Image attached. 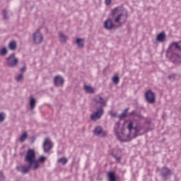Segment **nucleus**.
<instances>
[{"label": "nucleus", "mask_w": 181, "mask_h": 181, "mask_svg": "<svg viewBox=\"0 0 181 181\" xmlns=\"http://www.w3.org/2000/svg\"><path fill=\"white\" fill-rule=\"evenodd\" d=\"M112 16L115 23L118 26H122L128 20V11L123 7L118 6L112 10Z\"/></svg>", "instance_id": "obj_1"}, {"label": "nucleus", "mask_w": 181, "mask_h": 181, "mask_svg": "<svg viewBox=\"0 0 181 181\" xmlns=\"http://www.w3.org/2000/svg\"><path fill=\"white\" fill-rule=\"evenodd\" d=\"M134 122H135V120H127L124 122L122 129V134L124 136L125 138H129V136H131L132 129H134L135 132H139V131H141V129L138 128V126L134 127Z\"/></svg>", "instance_id": "obj_2"}, {"label": "nucleus", "mask_w": 181, "mask_h": 181, "mask_svg": "<svg viewBox=\"0 0 181 181\" xmlns=\"http://www.w3.org/2000/svg\"><path fill=\"white\" fill-rule=\"evenodd\" d=\"M36 152L33 149H29L25 158V162L28 165H33V170L39 169V161H36Z\"/></svg>", "instance_id": "obj_3"}, {"label": "nucleus", "mask_w": 181, "mask_h": 181, "mask_svg": "<svg viewBox=\"0 0 181 181\" xmlns=\"http://www.w3.org/2000/svg\"><path fill=\"white\" fill-rule=\"evenodd\" d=\"M146 100L149 104H155L156 101V98L155 96V93L152 92V90H148L145 94Z\"/></svg>", "instance_id": "obj_4"}, {"label": "nucleus", "mask_w": 181, "mask_h": 181, "mask_svg": "<svg viewBox=\"0 0 181 181\" xmlns=\"http://www.w3.org/2000/svg\"><path fill=\"white\" fill-rule=\"evenodd\" d=\"M33 40L35 45H40L43 42V35L40 32L37 31L33 35Z\"/></svg>", "instance_id": "obj_5"}, {"label": "nucleus", "mask_w": 181, "mask_h": 181, "mask_svg": "<svg viewBox=\"0 0 181 181\" xmlns=\"http://www.w3.org/2000/svg\"><path fill=\"white\" fill-rule=\"evenodd\" d=\"M104 114V109L103 107L98 109L96 112L90 115V119L92 121H97L98 119H100Z\"/></svg>", "instance_id": "obj_6"}, {"label": "nucleus", "mask_w": 181, "mask_h": 181, "mask_svg": "<svg viewBox=\"0 0 181 181\" xmlns=\"http://www.w3.org/2000/svg\"><path fill=\"white\" fill-rule=\"evenodd\" d=\"M33 165H32V164H29L28 165H20V166L17 167V170H18V172H21L23 175H26V173H28V172H29V170H30V169L33 170Z\"/></svg>", "instance_id": "obj_7"}, {"label": "nucleus", "mask_w": 181, "mask_h": 181, "mask_svg": "<svg viewBox=\"0 0 181 181\" xmlns=\"http://www.w3.org/2000/svg\"><path fill=\"white\" fill-rule=\"evenodd\" d=\"M8 66L10 67H15L18 64V59L15 57V54H12L9 57L7 58Z\"/></svg>", "instance_id": "obj_8"}, {"label": "nucleus", "mask_w": 181, "mask_h": 181, "mask_svg": "<svg viewBox=\"0 0 181 181\" xmlns=\"http://www.w3.org/2000/svg\"><path fill=\"white\" fill-rule=\"evenodd\" d=\"M54 83L56 87H63V84H64V79L60 76H57L54 79Z\"/></svg>", "instance_id": "obj_9"}, {"label": "nucleus", "mask_w": 181, "mask_h": 181, "mask_svg": "<svg viewBox=\"0 0 181 181\" xmlns=\"http://www.w3.org/2000/svg\"><path fill=\"white\" fill-rule=\"evenodd\" d=\"M52 146L53 144H52V141H50L49 139H46L43 144L44 151L49 152V151L52 149Z\"/></svg>", "instance_id": "obj_10"}, {"label": "nucleus", "mask_w": 181, "mask_h": 181, "mask_svg": "<svg viewBox=\"0 0 181 181\" xmlns=\"http://www.w3.org/2000/svg\"><path fill=\"white\" fill-rule=\"evenodd\" d=\"M104 27L107 30H111L114 28V23L111 19H107L105 21Z\"/></svg>", "instance_id": "obj_11"}, {"label": "nucleus", "mask_w": 181, "mask_h": 181, "mask_svg": "<svg viewBox=\"0 0 181 181\" xmlns=\"http://www.w3.org/2000/svg\"><path fill=\"white\" fill-rule=\"evenodd\" d=\"M157 42H163L166 40V34L165 32L160 33L156 37Z\"/></svg>", "instance_id": "obj_12"}, {"label": "nucleus", "mask_w": 181, "mask_h": 181, "mask_svg": "<svg viewBox=\"0 0 181 181\" xmlns=\"http://www.w3.org/2000/svg\"><path fill=\"white\" fill-rule=\"evenodd\" d=\"M95 102L96 104H99L100 107H105V100H104V99L100 96H97L95 98Z\"/></svg>", "instance_id": "obj_13"}, {"label": "nucleus", "mask_w": 181, "mask_h": 181, "mask_svg": "<svg viewBox=\"0 0 181 181\" xmlns=\"http://www.w3.org/2000/svg\"><path fill=\"white\" fill-rule=\"evenodd\" d=\"M162 171L163 176H164V177H166L167 176H170V175H172V171H170V169H169L168 168L163 167L162 168Z\"/></svg>", "instance_id": "obj_14"}, {"label": "nucleus", "mask_w": 181, "mask_h": 181, "mask_svg": "<svg viewBox=\"0 0 181 181\" xmlns=\"http://www.w3.org/2000/svg\"><path fill=\"white\" fill-rule=\"evenodd\" d=\"M118 129H119V123H116L115 125V135L119 141H122V138L119 136V134L118 133Z\"/></svg>", "instance_id": "obj_15"}, {"label": "nucleus", "mask_w": 181, "mask_h": 181, "mask_svg": "<svg viewBox=\"0 0 181 181\" xmlns=\"http://www.w3.org/2000/svg\"><path fill=\"white\" fill-rule=\"evenodd\" d=\"M173 47H175V49H177L178 50L181 51V42L171 43L169 46V49H172Z\"/></svg>", "instance_id": "obj_16"}, {"label": "nucleus", "mask_w": 181, "mask_h": 181, "mask_svg": "<svg viewBox=\"0 0 181 181\" xmlns=\"http://www.w3.org/2000/svg\"><path fill=\"white\" fill-rule=\"evenodd\" d=\"M107 177L109 181H117V177H115V173L109 172L107 173Z\"/></svg>", "instance_id": "obj_17"}, {"label": "nucleus", "mask_w": 181, "mask_h": 181, "mask_svg": "<svg viewBox=\"0 0 181 181\" xmlns=\"http://www.w3.org/2000/svg\"><path fill=\"white\" fill-rule=\"evenodd\" d=\"M16 47H18V44H16L15 41H11L8 44V49H10V50H16Z\"/></svg>", "instance_id": "obj_18"}, {"label": "nucleus", "mask_w": 181, "mask_h": 181, "mask_svg": "<svg viewBox=\"0 0 181 181\" xmlns=\"http://www.w3.org/2000/svg\"><path fill=\"white\" fill-rule=\"evenodd\" d=\"M84 90L88 94H93L94 93V88L90 86L85 85Z\"/></svg>", "instance_id": "obj_19"}, {"label": "nucleus", "mask_w": 181, "mask_h": 181, "mask_svg": "<svg viewBox=\"0 0 181 181\" xmlns=\"http://www.w3.org/2000/svg\"><path fill=\"white\" fill-rule=\"evenodd\" d=\"M36 106V100L33 98H30V107L31 110H33L35 107Z\"/></svg>", "instance_id": "obj_20"}, {"label": "nucleus", "mask_w": 181, "mask_h": 181, "mask_svg": "<svg viewBox=\"0 0 181 181\" xmlns=\"http://www.w3.org/2000/svg\"><path fill=\"white\" fill-rule=\"evenodd\" d=\"M58 163H62V165H66L67 162H69V160L66 158V157L60 158L57 160Z\"/></svg>", "instance_id": "obj_21"}, {"label": "nucleus", "mask_w": 181, "mask_h": 181, "mask_svg": "<svg viewBox=\"0 0 181 181\" xmlns=\"http://www.w3.org/2000/svg\"><path fill=\"white\" fill-rule=\"evenodd\" d=\"M28 138V133L25 132L19 138L20 142H25Z\"/></svg>", "instance_id": "obj_22"}, {"label": "nucleus", "mask_w": 181, "mask_h": 181, "mask_svg": "<svg viewBox=\"0 0 181 181\" xmlns=\"http://www.w3.org/2000/svg\"><path fill=\"white\" fill-rule=\"evenodd\" d=\"M59 35L60 42H64L67 41V37H66L63 33H59Z\"/></svg>", "instance_id": "obj_23"}, {"label": "nucleus", "mask_w": 181, "mask_h": 181, "mask_svg": "<svg viewBox=\"0 0 181 181\" xmlns=\"http://www.w3.org/2000/svg\"><path fill=\"white\" fill-rule=\"evenodd\" d=\"M128 110H129V109H125L123 111V112L120 115H119V118L120 119H122L124 118H127V115H128Z\"/></svg>", "instance_id": "obj_24"}, {"label": "nucleus", "mask_w": 181, "mask_h": 181, "mask_svg": "<svg viewBox=\"0 0 181 181\" xmlns=\"http://www.w3.org/2000/svg\"><path fill=\"white\" fill-rule=\"evenodd\" d=\"M76 45L78 47H84V40L83 39L78 38L76 40Z\"/></svg>", "instance_id": "obj_25"}, {"label": "nucleus", "mask_w": 181, "mask_h": 181, "mask_svg": "<svg viewBox=\"0 0 181 181\" xmlns=\"http://www.w3.org/2000/svg\"><path fill=\"white\" fill-rule=\"evenodd\" d=\"M95 135H100L103 132V128L101 127H96L93 131Z\"/></svg>", "instance_id": "obj_26"}, {"label": "nucleus", "mask_w": 181, "mask_h": 181, "mask_svg": "<svg viewBox=\"0 0 181 181\" xmlns=\"http://www.w3.org/2000/svg\"><path fill=\"white\" fill-rule=\"evenodd\" d=\"M36 162H38V168H39V163H45L46 162V157L45 156H40Z\"/></svg>", "instance_id": "obj_27"}, {"label": "nucleus", "mask_w": 181, "mask_h": 181, "mask_svg": "<svg viewBox=\"0 0 181 181\" xmlns=\"http://www.w3.org/2000/svg\"><path fill=\"white\" fill-rule=\"evenodd\" d=\"M0 54L1 56H5L8 54V49H6V47H4L0 50Z\"/></svg>", "instance_id": "obj_28"}, {"label": "nucleus", "mask_w": 181, "mask_h": 181, "mask_svg": "<svg viewBox=\"0 0 181 181\" xmlns=\"http://www.w3.org/2000/svg\"><path fill=\"white\" fill-rule=\"evenodd\" d=\"M112 81L115 84H118L119 83V77L117 76H113Z\"/></svg>", "instance_id": "obj_29"}, {"label": "nucleus", "mask_w": 181, "mask_h": 181, "mask_svg": "<svg viewBox=\"0 0 181 181\" xmlns=\"http://www.w3.org/2000/svg\"><path fill=\"white\" fill-rule=\"evenodd\" d=\"M23 79V74H19L17 77H16V81H21Z\"/></svg>", "instance_id": "obj_30"}, {"label": "nucleus", "mask_w": 181, "mask_h": 181, "mask_svg": "<svg viewBox=\"0 0 181 181\" xmlns=\"http://www.w3.org/2000/svg\"><path fill=\"white\" fill-rule=\"evenodd\" d=\"M175 77H176V75L173 74L168 76V78H169V80H170V81H175Z\"/></svg>", "instance_id": "obj_31"}, {"label": "nucleus", "mask_w": 181, "mask_h": 181, "mask_svg": "<svg viewBox=\"0 0 181 181\" xmlns=\"http://www.w3.org/2000/svg\"><path fill=\"white\" fill-rule=\"evenodd\" d=\"M5 120V115L4 113H0V122Z\"/></svg>", "instance_id": "obj_32"}, {"label": "nucleus", "mask_w": 181, "mask_h": 181, "mask_svg": "<svg viewBox=\"0 0 181 181\" xmlns=\"http://www.w3.org/2000/svg\"><path fill=\"white\" fill-rule=\"evenodd\" d=\"M3 16H4V19H8V17L6 15V11L5 10L3 11Z\"/></svg>", "instance_id": "obj_33"}, {"label": "nucleus", "mask_w": 181, "mask_h": 181, "mask_svg": "<svg viewBox=\"0 0 181 181\" xmlns=\"http://www.w3.org/2000/svg\"><path fill=\"white\" fill-rule=\"evenodd\" d=\"M106 5H111V0H105Z\"/></svg>", "instance_id": "obj_34"}, {"label": "nucleus", "mask_w": 181, "mask_h": 181, "mask_svg": "<svg viewBox=\"0 0 181 181\" xmlns=\"http://www.w3.org/2000/svg\"><path fill=\"white\" fill-rule=\"evenodd\" d=\"M135 114H136L135 110H133L132 112H131L129 113V115H135Z\"/></svg>", "instance_id": "obj_35"}, {"label": "nucleus", "mask_w": 181, "mask_h": 181, "mask_svg": "<svg viewBox=\"0 0 181 181\" xmlns=\"http://www.w3.org/2000/svg\"><path fill=\"white\" fill-rule=\"evenodd\" d=\"M26 70V66H23L21 68V71L23 73V71H25Z\"/></svg>", "instance_id": "obj_36"}, {"label": "nucleus", "mask_w": 181, "mask_h": 181, "mask_svg": "<svg viewBox=\"0 0 181 181\" xmlns=\"http://www.w3.org/2000/svg\"><path fill=\"white\" fill-rule=\"evenodd\" d=\"M117 160L119 161V160H121V158H117Z\"/></svg>", "instance_id": "obj_37"}]
</instances>
